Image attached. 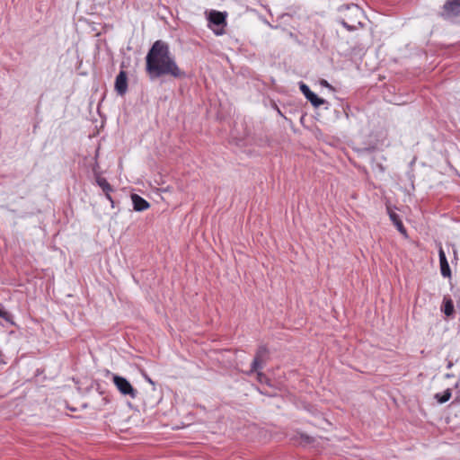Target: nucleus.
I'll use <instances>...</instances> for the list:
<instances>
[{"mask_svg": "<svg viewBox=\"0 0 460 460\" xmlns=\"http://www.w3.org/2000/svg\"><path fill=\"white\" fill-rule=\"evenodd\" d=\"M131 199L133 203V208L136 211H144L150 207L149 203L137 194H132Z\"/></svg>", "mask_w": 460, "mask_h": 460, "instance_id": "9d476101", "label": "nucleus"}, {"mask_svg": "<svg viewBox=\"0 0 460 460\" xmlns=\"http://www.w3.org/2000/svg\"><path fill=\"white\" fill-rule=\"evenodd\" d=\"M438 257H439V263H440V271L441 275L445 278H450L451 277V270L450 267L446 256V253L442 247L438 250Z\"/></svg>", "mask_w": 460, "mask_h": 460, "instance_id": "1a4fd4ad", "label": "nucleus"}, {"mask_svg": "<svg viewBox=\"0 0 460 460\" xmlns=\"http://www.w3.org/2000/svg\"><path fill=\"white\" fill-rule=\"evenodd\" d=\"M112 381L117 389L123 395H128L132 399L137 396V389H135L125 377L112 374Z\"/></svg>", "mask_w": 460, "mask_h": 460, "instance_id": "20e7f679", "label": "nucleus"}, {"mask_svg": "<svg viewBox=\"0 0 460 460\" xmlns=\"http://www.w3.org/2000/svg\"><path fill=\"white\" fill-rule=\"evenodd\" d=\"M299 88L305 97L311 102L314 107L318 108L326 102L325 100L319 98L314 92H312L309 86L301 82Z\"/></svg>", "mask_w": 460, "mask_h": 460, "instance_id": "0eeeda50", "label": "nucleus"}, {"mask_svg": "<svg viewBox=\"0 0 460 460\" xmlns=\"http://www.w3.org/2000/svg\"><path fill=\"white\" fill-rule=\"evenodd\" d=\"M452 396V391L450 388L446 389L442 394L438 393L434 395V398L440 404L447 402Z\"/></svg>", "mask_w": 460, "mask_h": 460, "instance_id": "f8f14e48", "label": "nucleus"}, {"mask_svg": "<svg viewBox=\"0 0 460 460\" xmlns=\"http://www.w3.org/2000/svg\"><path fill=\"white\" fill-rule=\"evenodd\" d=\"M208 27L216 35H223L226 26V14L216 10H212L208 14Z\"/></svg>", "mask_w": 460, "mask_h": 460, "instance_id": "7ed1b4c3", "label": "nucleus"}, {"mask_svg": "<svg viewBox=\"0 0 460 460\" xmlns=\"http://www.w3.org/2000/svg\"><path fill=\"white\" fill-rule=\"evenodd\" d=\"M299 438H300L299 443L304 446L309 445L314 442V438H312L306 434H300Z\"/></svg>", "mask_w": 460, "mask_h": 460, "instance_id": "f3484780", "label": "nucleus"}, {"mask_svg": "<svg viewBox=\"0 0 460 460\" xmlns=\"http://www.w3.org/2000/svg\"><path fill=\"white\" fill-rule=\"evenodd\" d=\"M96 183L98 184V186H100L102 188V191L104 193L105 192H112L113 191V188L111 187V185L103 177L97 176L96 177Z\"/></svg>", "mask_w": 460, "mask_h": 460, "instance_id": "ddd939ff", "label": "nucleus"}, {"mask_svg": "<svg viewBox=\"0 0 460 460\" xmlns=\"http://www.w3.org/2000/svg\"><path fill=\"white\" fill-rule=\"evenodd\" d=\"M146 71L151 79L163 75H171L174 78L185 76V73L178 66L172 56L169 45L163 40H156L146 57Z\"/></svg>", "mask_w": 460, "mask_h": 460, "instance_id": "f257e3e1", "label": "nucleus"}, {"mask_svg": "<svg viewBox=\"0 0 460 460\" xmlns=\"http://www.w3.org/2000/svg\"><path fill=\"white\" fill-rule=\"evenodd\" d=\"M321 84L333 90L332 86L326 80H322Z\"/></svg>", "mask_w": 460, "mask_h": 460, "instance_id": "aec40b11", "label": "nucleus"}, {"mask_svg": "<svg viewBox=\"0 0 460 460\" xmlns=\"http://www.w3.org/2000/svg\"><path fill=\"white\" fill-rule=\"evenodd\" d=\"M0 317L3 318L5 322L9 323L12 325H14V322L13 320V315L2 308H0Z\"/></svg>", "mask_w": 460, "mask_h": 460, "instance_id": "dca6fc26", "label": "nucleus"}, {"mask_svg": "<svg viewBox=\"0 0 460 460\" xmlns=\"http://www.w3.org/2000/svg\"><path fill=\"white\" fill-rule=\"evenodd\" d=\"M268 353H269V351H268V349L266 346L261 345L258 348V349L255 353L254 358L252 362L251 369L246 372V374L248 376H251L255 371H257L259 369H262L264 367V366L267 362Z\"/></svg>", "mask_w": 460, "mask_h": 460, "instance_id": "39448f33", "label": "nucleus"}, {"mask_svg": "<svg viewBox=\"0 0 460 460\" xmlns=\"http://www.w3.org/2000/svg\"><path fill=\"white\" fill-rule=\"evenodd\" d=\"M0 317L3 318L5 322L9 323L12 325H14V322L13 320V315L2 308H0Z\"/></svg>", "mask_w": 460, "mask_h": 460, "instance_id": "2eb2a0df", "label": "nucleus"}, {"mask_svg": "<svg viewBox=\"0 0 460 460\" xmlns=\"http://www.w3.org/2000/svg\"><path fill=\"white\" fill-rule=\"evenodd\" d=\"M443 312L447 316H451L454 313V303L450 297H444Z\"/></svg>", "mask_w": 460, "mask_h": 460, "instance_id": "4468645a", "label": "nucleus"}, {"mask_svg": "<svg viewBox=\"0 0 460 460\" xmlns=\"http://www.w3.org/2000/svg\"><path fill=\"white\" fill-rule=\"evenodd\" d=\"M105 197L111 202V207L114 208V201L112 197L111 196V192H105Z\"/></svg>", "mask_w": 460, "mask_h": 460, "instance_id": "6ab92c4d", "label": "nucleus"}, {"mask_svg": "<svg viewBox=\"0 0 460 460\" xmlns=\"http://www.w3.org/2000/svg\"><path fill=\"white\" fill-rule=\"evenodd\" d=\"M349 15L346 19H342L341 25L349 31H353L363 26L362 22L358 19L362 17V11L358 5L348 7Z\"/></svg>", "mask_w": 460, "mask_h": 460, "instance_id": "f03ea898", "label": "nucleus"}, {"mask_svg": "<svg viewBox=\"0 0 460 460\" xmlns=\"http://www.w3.org/2000/svg\"><path fill=\"white\" fill-rule=\"evenodd\" d=\"M115 91L123 96L128 91V75L124 70L119 71L115 80Z\"/></svg>", "mask_w": 460, "mask_h": 460, "instance_id": "6e6552de", "label": "nucleus"}, {"mask_svg": "<svg viewBox=\"0 0 460 460\" xmlns=\"http://www.w3.org/2000/svg\"><path fill=\"white\" fill-rule=\"evenodd\" d=\"M388 213H389V217H390L391 221L396 226L397 230L401 234L406 235V229H405L402 220L400 219L399 215L392 210H389Z\"/></svg>", "mask_w": 460, "mask_h": 460, "instance_id": "9b49d317", "label": "nucleus"}, {"mask_svg": "<svg viewBox=\"0 0 460 460\" xmlns=\"http://www.w3.org/2000/svg\"><path fill=\"white\" fill-rule=\"evenodd\" d=\"M0 364L1 365H5L6 364L5 360L4 359V355H3L1 350H0Z\"/></svg>", "mask_w": 460, "mask_h": 460, "instance_id": "412c9836", "label": "nucleus"}, {"mask_svg": "<svg viewBox=\"0 0 460 460\" xmlns=\"http://www.w3.org/2000/svg\"><path fill=\"white\" fill-rule=\"evenodd\" d=\"M261 370V369H259V370H257V371H255V372H254V373H256V375H257V380H258V382H260V383H261V384L265 383V384H267V385H270V380H269V378H268V377L265 376V374H263Z\"/></svg>", "mask_w": 460, "mask_h": 460, "instance_id": "a211bd4d", "label": "nucleus"}, {"mask_svg": "<svg viewBox=\"0 0 460 460\" xmlns=\"http://www.w3.org/2000/svg\"><path fill=\"white\" fill-rule=\"evenodd\" d=\"M460 15V0H448L443 5L441 16L448 19Z\"/></svg>", "mask_w": 460, "mask_h": 460, "instance_id": "423d86ee", "label": "nucleus"}]
</instances>
